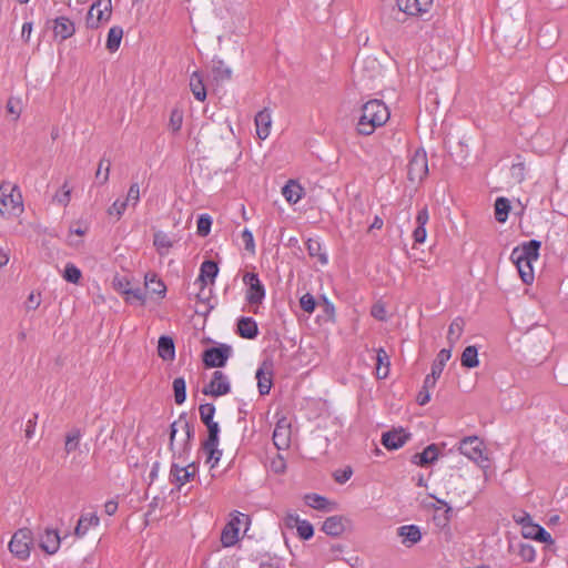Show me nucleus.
<instances>
[{"label":"nucleus","mask_w":568,"mask_h":568,"mask_svg":"<svg viewBox=\"0 0 568 568\" xmlns=\"http://www.w3.org/2000/svg\"><path fill=\"white\" fill-rule=\"evenodd\" d=\"M389 356L384 348H378L376 351V377L379 379H384L389 374Z\"/></svg>","instance_id":"nucleus-30"},{"label":"nucleus","mask_w":568,"mask_h":568,"mask_svg":"<svg viewBox=\"0 0 568 568\" xmlns=\"http://www.w3.org/2000/svg\"><path fill=\"white\" fill-rule=\"evenodd\" d=\"M282 194L288 203L295 204L302 199L303 187L297 182L290 180L282 187Z\"/></svg>","instance_id":"nucleus-31"},{"label":"nucleus","mask_w":568,"mask_h":568,"mask_svg":"<svg viewBox=\"0 0 568 568\" xmlns=\"http://www.w3.org/2000/svg\"><path fill=\"white\" fill-rule=\"evenodd\" d=\"M197 466L195 463H190L185 466H180L176 463H172L170 469V481L178 485L180 490L183 485L192 480L196 474Z\"/></svg>","instance_id":"nucleus-11"},{"label":"nucleus","mask_w":568,"mask_h":568,"mask_svg":"<svg viewBox=\"0 0 568 568\" xmlns=\"http://www.w3.org/2000/svg\"><path fill=\"white\" fill-rule=\"evenodd\" d=\"M523 536L525 538L534 539L544 544H554L551 535L544 527L535 523L526 525Z\"/></svg>","instance_id":"nucleus-20"},{"label":"nucleus","mask_w":568,"mask_h":568,"mask_svg":"<svg viewBox=\"0 0 568 568\" xmlns=\"http://www.w3.org/2000/svg\"><path fill=\"white\" fill-rule=\"evenodd\" d=\"M190 89L197 101L203 102L206 99V89L203 82V75L194 71L190 77Z\"/></svg>","instance_id":"nucleus-26"},{"label":"nucleus","mask_w":568,"mask_h":568,"mask_svg":"<svg viewBox=\"0 0 568 568\" xmlns=\"http://www.w3.org/2000/svg\"><path fill=\"white\" fill-rule=\"evenodd\" d=\"M203 452L207 455L206 463H211V467H214L222 457V450L219 449V444L213 446L201 445Z\"/></svg>","instance_id":"nucleus-47"},{"label":"nucleus","mask_w":568,"mask_h":568,"mask_svg":"<svg viewBox=\"0 0 568 568\" xmlns=\"http://www.w3.org/2000/svg\"><path fill=\"white\" fill-rule=\"evenodd\" d=\"M322 530L333 537L341 536L344 530V519L341 516H331L323 523Z\"/></svg>","instance_id":"nucleus-25"},{"label":"nucleus","mask_w":568,"mask_h":568,"mask_svg":"<svg viewBox=\"0 0 568 568\" xmlns=\"http://www.w3.org/2000/svg\"><path fill=\"white\" fill-rule=\"evenodd\" d=\"M199 413L204 425L211 424L214 422L215 406L210 403L202 404L199 407Z\"/></svg>","instance_id":"nucleus-48"},{"label":"nucleus","mask_w":568,"mask_h":568,"mask_svg":"<svg viewBox=\"0 0 568 568\" xmlns=\"http://www.w3.org/2000/svg\"><path fill=\"white\" fill-rule=\"evenodd\" d=\"M231 392V385L226 375L221 371H215L210 384L203 387L202 393L207 396L219 397Z\"/></svg>","instance_id":"nucleus-12"},{"label":"nucleus","mask_w":568,"mask_h":568,"mask_svg":"<svg viewBox=\"0 0 568 568\" xmlns=\"http://www.w3.org/2000/svg\"><path fill=\"white\" fill-rule=\"evenodd\" d=\"M428 174V162L426 152L423 149H418L412 155L408 166L407 175L412 182H422Z\"/></svg>","instance_id":"nucleus-8"},{"label":"nucleus","mask_w":568,"mask_h":568,"mask_svg":"<svg viewBox=\"0 0 568 568\" xmlns=\"http://www.w3.org/2000/svg\"><path fill=\"white\" fill-rule=\"evenodd\" d=\"M153 245L160 255H164L173 246V241L166 233L156 231L153 235Z\"/></svg>","instance_id":"nucleus-34"},{"label":"nucleus","mask_w":568,"mask_h":568,"mask_svg":"<svg viewBox=\"0 0 568 568\" xmlns=\"http://www.w3.org/2000/svg\"><path fill=\"white\" fill-rule=\"evenodd\" d=\"M450 356H452L450 349H448V348L440 349L439 353L437 354L436 359L434 361V363L432 365L430 372L440 376L443 373V369L446 365V362L450 358Z\"/></svg>","instance_id":"nucleus-41"},{"label":"nucleus","mask_w":568,"mask_h":568,"mask_svg":"<svg viewBox=\"0 0 568 568\" xmlns=\"http://www.w3.org/2000/svg\"><path fill=\"white\" fill-rule=\"evenodd\" d=\"M174 400L178 405H182L186 399V386L183 377H176L173 381Z\"/></svg>","instance_id":"nucleus-42"},{"label":"nucleus","mask_w":568,"mask_h":568,"mask_svg":"<svg viewBox=\"0 0 568 568\" xmlns=\"http://www.w3.org/2000/svg\"><path fill=\"white\" fill-rule=\"evenodd\" d=\"M398 9L409 16H418L428 11L433 0H396Z\"/></svg>","instance_id":"nucleus-14"},{"label":"nucleus","mask_w":568,"mask_h":568,"mask_svg":"<svg viewBox=\"0 0 568 568\" xmlns=\"http://www.w3.org/2000/svg\"><path fill=\"white\" fill-rule=\"evenodd\" d=\"M126 206H128V201H120V200H116L109 209H108V214L110 216H116V220H119L122 214L124 213V211L126 210Z\"/></svg>","instance_id":"nucleus-55"},{"label":"nucleus","mask_w":568,"mask_h":568,"mask_svg":"<svg viewBox=\"0 0 568 568\" xmlns=\"http://www.w3.org/2000/svg\"><path fill=\"white\" fill-rule=\"evenodd\" d=\"M513 519L521 526L523 531L525 530L526 525L534 524L531 516L525 510H518L513 515Z\"/></svg>","instance_id":"nucleus-59"},{"label":"nucleus","mask_w":568,"mask_h":568,"mask_svg":"<svg viewBox=\"0 0 568 568\" xmlns=\"http://www.w3.org/2000/svg\"><path fill=\"white\" fill-rule=\"evenodd\" d=\"M462 366L466 368H474L479 365L478 351L476 346H467L460 357Z\"/></svg>","instance_id":"nucleus-36"},{"label":"nucleus","mask_w":568,"mask_h":568,"mask_svg":"<svg viewBox=\"0 0 568 568\" xmlns=\"http://www.w3.org/2000/svg\"><path fill=\"white\" fill-rule=\"evenodd\" d=\"M32 542V531L29 528H21L13 534L9 542V549L17 558L24 560L30 556Z\"/></svg>","instance_id":"nucleus-7"},{"label":"nucleus","mask_w":568,"mask_h":568,"mask_svg":"<svg viewBox=\"0 0 568 568\" xmlns=\"http://www.w3.org/2000/svg\"><path fill=\"white\" fill-rule=\"evenodd\" d=\"M291 426L285 418H282L276 424L273 432L274 445L278 448H286L290 445Z\"/></svg>","instance_id":"nucleus-17"},{"label":"nucleus","mask_w":568,"mask_h":568,"mask_svg":"<svg viewBox=\"0 0 568 568\" xmlns=\"http://www.w3.org/2000/svg\"><path fill=\"white\" fill-rule=\"evenodd\" d=\"M144 280L145 287L150 290L151 293L156 294L162 298L165 296L166 286L155 273H146Z\"/></svg>","instance_id":"nucleus-33"},{"label":"nucleus","mask_w":568,"mask_h":568,"mask_svg":"<svg viewBox=\"0 0 568 568\" xmlns=\"http://www.w3.org/2000/svg\"><path fill=\"white\" fill-rule=\"evenodd\" d=\"M465 322L462 317H456L449 325L447 339L453 345L463 334Z\"/></svg>","instance_id":"nucleus-40"},{"label":"nucleus","mask_w":568,"mask_h":568,"mask_svg":"<svg viewBox=\"0 0 568 568\" xmlns=\"http://www.w3.org/2000/svg\"><path fill=\"white\" fill-rule=\"evenodd\" d=\"M7 111L14 115V119L17 120L20 116L21 110L19 108V100L14 98H10L7 102Z\"/></svg>","instance_id":"nucleus-62"},{"label":"nucleus","mask_w":568,"mask_h":568,"mask_svg":"<svg viewBox=\"0 0 568 568\" xmlns=\"http://www.w3.org/2000/svg\"><path fill=\"white\" fill-rule=\"evenodd\" d=\"M429 220L428 209L427 206L422 207L416 216L417 226L413 232V237L416 243H424L426 240V229L425 225Z\"/></svg>","instance_id":"nucleus-24"},{"label":"nucleus","mask_w":568,"mask_h":568,"mask_svg":"<svg viewBox=\"0 0 568 568\" xmlns=\"http://www.w3.org/2000/svg\"><path fill=\"white\" fill-rule=\"evenodd\" d=\"M243 282L247 285L246 301L251 305L261 304L265 297V288L256 273H245Z\"/></svg>","instance_id":"nucleus-10"},{"label":"nucleus","mask_w":568,"mask_h":568,"mask_svg":"<svg viewBox=\"0 0 568 568\" xmlns=\"http://www.w3.org/2000/svg\"><path fill=\"white\" fill-rule=\"evenodd\" d=\"M256 134L261 140H265L271 132L272 118L267 109L260 111L255 115Z\"/></svg>","instance_id":"nucleus-22"},{"label":"nucleus","mask_w":568,"mask_h":568,"mask_svg":"<svg viewBox=\"0 0 568 568\" xmlns=\"http://www.w3.org/2000/svg\"><path fill=\"white\" fill-rule=\"evenodd\" d=\"M63 278L72 284H78L82 274L79 267L72 263H68L63 271Z\"/></svg>","instance_id":"nucleus-46"},{"label":"nucleus","mask_w":568,"mask_h":568,"mask_svg":"<svg viewBox=\"0 0 568 568\" xmlns=\"http://www.w3.org/2000/svg\"><path fill=\"white\" fill-rule=\"evenodd\" d=\"M205 426L207 428V437L202 443V445L213 446L214 444H219L220 443V438H219L220 426H219V423L217 422H213V423L207 424Z\"/></svg>","instance_id":"nucleus-45"},{"label":"nucleus","mask_w":568,"mask_h":568,"mask_svg":"<svg viewBox=\"0 0 568 568\" xmlns=\"http://www.w3.org/2000/svg\"><path fill=\"white\" fill-rule=\"evenodd\" d=\"M61 544V537L57 529H45L44 534L40 538V548L48 555L55 554Z\"/></svg>","instance_id":"nucleus-16"},{"label":"nucleus","mask_w":568,"mask_h":568,"mask_svg":"<svg viewBox=\"0 0 568 568\" xmlns=\"http://www.w3.org/2000/svg\"><path fill=\"white\" fill-rule=\"evenodd\" d=\"M123 38V29L119 26H114L109 30L108 39H106V49L110 52H115L120 44L121 40Z\"/></svg>","instance_id":"nucleus-35"},{"label":"nucleus","mask_w":568,"mask_h":568,"mask_svg":"<svg viewBox=\"0 0 568 568\" xmlns=\"http://www.w3.org/2000/svg\"><path fill=\"white\" fill-rule=\"evenodd\" d=\"M389 110L382 100H371L362 106V114L357 122V132L362 135L372 134L377 128L384 125L389 119Z\"/></svg>","instance_id":"nucleus-3"},{"label":"nucleus","mask_w":568,"mask_h":568,"mask_svg":"<svg viewBox=\"0 0 568 568\" xmlns=\"http://www.w3.org/2000/svg\"><path fill=\"white\" fill-rule=\"evenodd\" d=\"M306 250H307L310 256L318 257V260L322 264L327 263V256H326V254L322 253V246L318 241L308 239L306 242Z\"/></svg>","instance_id":"nucleus-43"},{"label":"nucleus","mask_w":568,"mask_h":568,"mask_svg":"<svg viewBox=\"0 0 568 568\" xmlns=\"http://www.w3.org/2000/svg\"><path fill=\"white\" fill-rule=\"evenodd\" d=\"M250 517L240 511H234L231 520L225 525L221 534V542L224 547H231L239 540L242 526L248 525Z\"/></svg>","instance_id":"nucleus-6"},{"label":"nucleus","mask_w":568,"mask_h":568,"mask_svg":"<svg viewBox=\"0 0 568 568\" xmlns=\"http://www.w3.org/2000/svg\"><path fill=\"white\" fill-rule=\"evenodd\" d=\"M99 517L95 514H82L78 520L74 529V535L78 538L83 537L90 527L99 525Z\"/></svg>","instance_id":"nucleus-27"},{"label":"nucleus","mask_w":568,"mask_h":568,"mask_svg":"<svg viewBox=\"0 0 568 568\" xmlns=\"http://www.w3.org/2000/svg\"><path fill=\"white\" fill-rule=\"evenodd\" d=\"M397 535L406 547L416 545L422 539V532L416 525H405L397 528Z\"/></svg>","instance_id":"nucleus-19"},{"label":"nucleus","mask_w":568,"mask_h":568,"mask_svg":"<svg viewBox=\"0 0 568 568\" xmlns=\"http://www.w3.org/2000/svg\"><path fill=\"white\" fill-rule=\"evenodd\" d=\"M183 123V112L179 109H173L170 115L169 126L173 132L181 130Z\"/></svg>","instance_id":"nucleus-52"},{"label":"nucleus","mask_w":568,"mask_h":568,"mask_svg":"<svg viewBox=\"0 0 568 568\" xmlns=\"http://www.w3.org/2000/svg\"><path fill=\"white\" fill-rule=\"evenodd\" d=\"M438 447L436 444L428 445L422 453L412 456V463L420 467H426L438 458Z\"/></svg>","instance_id":"nucleus-21"},{"label":"nucleus","mask_w":568,"mask_h":568,"mask_svg":"<svg viewBox=\"0 0 568 568\" xmlns=\"http://www.w3.org/2000/svg\"><path fill=\"white\" fill-rule=\"evenodd\" d=\"M194 436V426L187 420L185 413L181 414L179 419L173 422L170 426L169 447L173 453V457L186 462Z\"/></svg>","instance_id":"nucleus-1"},{"label":"nucleus","mask_w":568,"mask_h":568,"mask_svg":"<svg viewBox=\"0 0 568 568\" xmlns=\"http://www.w3.org/2000/svg\"><path fill=\"white\" fill-rule=\"evenodd\" d=\"M519 556L523 558V560H525L527 562H531L535 560L536 551L531 545L520 544Z\"/></svg>","instance_id":"nucleus-58"},{"label":"nucleus","mask_w":568,"mask_h":568,"mask_svg":"<svg viewBox=\"0 0 568 568\" xmlns=\"http://www.w3.org/2000/svg\"><path fill=\"white\" fill-rule=\"evenodd\" d=\"M213 77L216 81H229L232 78V70L222 60L213 61Z\"/></svg>","instance_id":"nucleus-39"},{"label":"nucleus","mask_w":568,"mask_h":568,"mask_svg":"<svg viewBox=\"0 0 568 568\" xmlns=\"http://www.w3.org/2000/svg\"><path fill=\"white\" fill-rule=\"evenodd\" d=\"M300 306L304 312L312 314L315 311L316 301L312 294L306 293L300 298Z\"/></svg>","instance_id":"nucleus-53"},{"label":"nucleus","mask_w":568,"mask_h":568,"mask_svg":"<svg viewBox=\"0 0 568 568\" xmlns=\"http://www.w3.org/2000/svg\"><path fill=\"white\" fill-rule=\"evenodd\" d=\"M257 387L261 395H267L273 385L272 372L265 373L263 368H258L256 372Z\"/></svg>","instance_id":"nucleus-38"},{"label":"nucleus","mask_w":568,"mask_h":568,"mask_svg":"<svg viewBox=\"0 0 568 568\" xmlns=\"http://www.w3.org/2000/svg\"><path fill=\"white\" fill-rule=\"evenodd\" d=\"M232 354V347L227 344H220L215 347L206 348L203 352L202 361L205 367H224Z\"/></svg>","instance_id":"nucleus-9"},{"label":"nucleus","mask_w":568,"mask_h":568,"mask_svg":"<svg viewBox=\"0 0 568 568\" xmlns=\"http://www.w3.org/2000/svg\"><path fill=\"white\" fill-rule=\"evenodd\" d=\"M305 504L314 509L331 511L334 509V503L329 501L326 497L317 494H307L304 497Z\"/></svg>","instance_id":"nucleus-28"},{"label":"nucleus","mask_w":568,"mask_h":568,"mask_svg":"<svg viewBox=\"0 0 568 568\" xmlns=\"http://www.w3.org/2000/svg\"><path fill=\"white\" fill-rule=\"evenodd\" d=\"M70 197H71V190L68 187V182H65L61 187V192H58L54 195L53 200L55 202H58L59 204L67 206L70 202Z\"/></svg>","instance_id":"nucleus-57"},{"label":"nucleus","mask_w":568,"mask_h":568,"mask_svg":"<svg viewBox=\"0 0 568 568\" xmlns=\"http://www.w3.org/2000/svg\"><path fill=\"white\" fill-rule=\"evenodd\" d=\"M296 529L300 538L303 540H307L314 535V528L307 520H302L298 523Z\"/></svg>","instance_id":"nucleus-54"},{"label":"nucleus","mask_w":568,"mask_h":568,"mask_svg":"<svg viewBox=\"0 0 568 568\" xmlns=\"http://www.w3.org/2000/svg\"><path fill=\"white\" fill-rule=\"evenodd\" d=\"M131 286L130 281L123 276V277H114L113 278V287L121 294H124V291H128Z\"/></svg>","instance_id":"nucleus-61"},{"label":"nucleus","mask_w":568,"mask_h":568,"mask_svg":"<svg viewBox=\"0 0 568 568\" xmlns=\"http://www.w3.org/2000/svg\"><path fill=\"white\" fill-rule=\"evenodd\" d=\"M510 211V202L506 197H497L495 201V219L499 223L506 222Z\"/></svg>","instance_id":"nucleus-37"},{"label":"nucleus","mask_w":568,"mask_h":568,"mask_svg":"<svg viewBox=\"0 0 568 568\" xmlns=\"http://www.w3.org/2000/svg\"><path fill=\"white\" fill-rule=\"evenodd\" d=\"M158 355L163 361H173L175 356V347L173 338L170 336H161L158 342Z\"/></svg>","instance_id":"nucleus-29"},{"label":"nucleus","mask_w":568,"mask_h":568,"mask_svg":"<svg viewBox=\"0 0 568 568\" xmlns=\"http://www.w3.org/2000/svg\"><path fill=\"white\" fill-rule=\"evenodd\" d=\"M459 452L474 463H476L487 476V469L490 467L489 457L484 442L477 436H468L460 440Z\"/></svg>","instance_id":"nucleus-4"},{"label":"nucleus","mask_w":568,"mask_h":568,"mask_svg":"<svg viewBox=\"0 0 568 568\" xmlns=\"http://www.w3.org/2000/svg\"><path fill=\"white\" fill-rule=\"evenodd\" d=\"M4 200H7L8 204V206H6V214L18 216L23 212L22 196L17 186L9 185V191H6Z\"/></svg>","instance_id":"nucleus-15"},{"label":"nucleus","mask_w":568,"mask_h":568,"mask_svg":"<svg viewBox=\"0 0 568 568\" xmlns=\"http://www.w3.org/2000/svg\"><path fill=\"white\" fill-rule=\"evenodd\" d=\"M124 295H126V302H131V301H138L140 303V305H144L145 304V301H146V295H145V292L144 290H142L141 287H135V288H132L130 286V288L128 291H124Z\"/></svg>","instance_id":"nucleus-49"},{"label":"nucleus","mask_w":568,"mask_h":568,"mask_svg":"<svg viewBox=\"0 0 568 568\" xmlns=\"http://www.w3.org/2000/svg\"><path fill=\"white\" fill-rule=\"evenodd\" d=\"M110 166H111V163L109 160H105L104 158L100 160L98 170L95 173V178L100 179L102 175V180H101L102 184H105L109 181Z\"/></svg>","instance_id":"nucleus-51"},{"label":"nucleus","mask_w":568,"mask_h":568,"mask_svg":"<svg viewBox=\"0 0 568 568\" xmlns=\"http://www.w3.org/2000/svg\"><path fill=\"white\" fill-rule=\"evenodd\" d=\"M40 305V296L36 295L34 293H31L26 302V308L28 311L30 310H37Z\"/></svg>","instance_id":"nucleus-63"},{"label":"nucleus","mask_w":568,"mask_h":568,"mask_svg":"<svg viewBox=\"0 0 568 568\" xmlns=\"http://www.w3.org/2000/svg\"><path fill=\"white\" fill-rule=\"evenodd\" d=\"M236 333L246 339H253L258 335V327L252 317H240Z\"/></svg>","instance_id":"nucleus-23"},{"label":"nucleus","mask_w":568,"mask_h":568,"mask_svg":"<svg viewBox=\"0 0 568 568\" xmlns=\"http://www.w3.org/2000/svg\"><path fill=\"white\" fill-rule=\"evenodd\" d=\"M197 234L200 236H206L211 231L212 219L207 214H202L197 219Z\"/></svg>","instance_id":"nucleus-50"},{"label":"nucleus","mask_w":568,"mask_h":568,"mask_svg":"<svg viewBox=\"0 0 568 568\" xmlns=\"http://www.w3.org/2000/svg\"><path fill=\"white\" fill-rule=\"evenodd\" d=\"M410 439V434L403 428L392 429L383 434L382 444L389 450L398 449Z\"/></svg>","instance_id":"nucleus-13"},{"label":"nucleus","mask_w":568,"mask_h":568,"mask_svg":"<svg viewBox=\"0 0 568 568\" xmlns=\"http://www.w3.org/2000/svg\"><path fill=\"white\" fill-rule=\"evenodd\" d=\"M352 474H353L352 469L349 467H347L346 469H344L342 471H337L335 474V480L339 484H344L351 478Z\"/></svg>","instance_id":"nucleus-64"},{"label":"nucleus","mask_w":568,"mask_h":568,"mask_svg":"<svg viewBox=\"0 0 568 568\" xmlns=\"http://www.w3.org/2000/svg\"><path fill=\"white\" fill-rule=\"evenodd\" d=\"M111 14V0H95L88 11L85 24L90 29H98L101 24L110 20Z\"/></svg>","instance_id":"nucleus-5"},{"label":"nucleus","mask_w":568,"mask_h":568,"mask_svg":"<svg viewBox=\"0 0 568 568\" xmlns=\"http://www.w3.org/2000/svg\"><path fill=\"white\" fill-rule=\"evenodd\" d=\"M81 436L82 434L79 428H73L67 434L64 449L68 454L74 452L78 448Z\"/></svg>","instance_id":"nucleus-44"},{"label":"nucleus","mask_w":568,"mask_h":568,"mask_svg":"<svg viewBox=\"0 0 568 568\" xmlns=\"http://www.w3.org/2000/svg\"><path fill=\"white\" fill-rule=\"evenodd\" d=\"M540 246V241L530 240L511 251L510 260L516 265L525 284H531L534 281L532 262L538 260Z\"/></svg>","instance_id":"nucleus-2"},{"label":"nucleus","mask_w":568,"mask_h":568,"mask_svg":"<svg viewBox=\"0 0 568 568\" xmlns=\"http://www.w3.org/2000/svg\"><path fill=\"white\" fill-rule=\"evenodd\" d=\"M242 241L244 243V247L248 252H254L255 244H254V237L252 232L248 229H244L241 234Z\"/></svg>","instance_id":"nucleus-60"},{"label":"nucleus","mask_w":568,"mask_h":568,"mask_svg":"<svg viewBox=\"0 0 568 568\" xmlns=\"http://www.w3.org/2000/svg\"><path fill=\"white\" fill-rule=\"evenodd\" d=\"M217 273H219L217 264L212 260H206L201 264L200 275H199L197 280L201 281L203 283V285H205L207 283V281L213 283L215 277L217 276Z\"/></svg>","instance_id":"nucleus-32"},{"label":"nucleus","mask_w":568,"mask_h":568,"mask_svg":"<svg viewBox=\"0 0 568 568\" xmlns=\"http://www.w3.org/2000/svg\"><path fill=\"white\" fill-rule=\"evenodd\" d=\"M124 201H128V205L131 203L132 206H136L140 202V187L139 183L134 182L130 185V189L126 194V199Z\"/></svg>","instance_id":"nucleus-56"},{"label":"nucleus","mask_w":568,"mask_h":568,"mask_svg":"<svg viewBox=\"0 0 568 568\" xmlns=\"http://www.w3.org/2000/svg\"><path fill=\"white\" fill-rule=\"evenodd\" d=\"M53 33L59 37L61 41L71 38L75 32L74 23L67 17H58L53 21Z\"/></svg>","instance_id":"nucleus-18"}]
</instances>
